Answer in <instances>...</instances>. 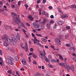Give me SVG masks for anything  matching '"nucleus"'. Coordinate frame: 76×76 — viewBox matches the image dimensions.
<instances>
[{
  "label": "nucleus",
  "mask_w": 76,
  "mask_h": 76,
  "mask_svg": "<svg viewBox=\"0 0 76 76\" xmlns=\"http://www.w3.org/2000/svg\"><path fill=\"white\" fill-rule=\"evenodd\" d=\"M34 76H41V75L39 73H37Z\"/></svg>",
  "instance_id": "30"
},
{
  "label": "nucleus",
  "mask_w": 76,
  "mask_h": 76,
  "mask_svg": "<svg viewBox=\"0 0 76 76\" xmlns=\"http://www.w3.org/2000/svg\"><path fill=\"white\" fill-rule=\"evenodd\" d=\"M0 54L1 56L3 55V53H2V51L1 50H0Z\"/></svg>",
  "instance_id": "36"
},
{
  "label": "nucleus",
  "mask_w": 76,
  "mask_h": 76,
  "mask_svg": "<svg viewBox=\"0 0 76 76\" xmlns=\"http://www.w3.org/2000/svg\"><path fill=\"white\" fill-rule=\"evenodd\" d=\"M16 19L15 20V22L16 23H18V20H17V19Z\"/></svg>",
  "instance_id": "41"
},
{
  "label": "nucleus",
  "mask_w": 76,
  "mask_h": 76,
  "mask_svg": "<svg viewBox=\"0 0 76 76\" xmlns=\"http://www.w3.org/2000/svg\"><path fill=\"white\" fill-rule=\"evenodd\" d=\"M67 17H68V14H64L61 15V18H62V19H64V18H66Z\"/></svg>",
  "instance_id": "6"
},
{
  "label": "nucleus",
  "mask_w": 76,
  "mask_h": 76,
  "mask_svg": "<svg viewBox=\"0 0 76 76\" xmlns=\"http://www.w3.org/2000/svg\"><path fill=\"white\" fill-rule=\"evenodd\" d=\"M45 60L46 62H48V61H49V59H48V58H45Z\"/></svg>",
  "instance_id": "31"
},
{
  "label": "nucleus",
  "mask_w": 76,
  "mask_h": 76,
  "mask_svg": "<svg viewBox=\"0 0 76 76\" xmlns=\"http://www.w3.org/2000/svg\"><path fill=\"white\" fill-rule=\"evenodd\" d=\"M16 74L17 75H18V76H20V75L19 74V73H18V72L17 71L16 72Z\"/></svg>",
  "instance_id": "48"
},
{
  "label": "nucleus",
  "mask_w": 76,
  "mask_h": 76,
  "mask_svg": "<svg viewBox=\"0 0 76 76\" xmlns=\"http://www.w3.org/2000/svg\"><path fill=\"white\" fill-rule=\"evenodd\" d=\"M21 26H22L23 27L24 26H24V24H23V23H21Z\"/></svg>",
  "instance_id": "58"
},
{
  "label": "nucleus",
  "mask_w": 76,
  "mask_h": 76,
  "mask_svg": "<svg viewBox=\"0 0 76 76\" xmlns=\"http://www.w3.org/2000/svg\"><path fill=\"white\" fill-rule=\"evenodd\" d=\"M20 70H23V71H24V69H23V68H21V69H20Z\"/></svg>",
  "instance_id": "62"
},
{
  "label": "nucleus",
  "mask_w": 76,
  "mask_h": 76,
  "mask_svg": "<svg viewBox=\"0 0 76 76\" xmlns=\"http://www.w3.org/2000/svg\"><path fill=\"white\" fill-rule=\"evenodd\" d=\"M11 13L12 15H13V16H14L16 17L17 16V15L14 12H12Z\"/></svg>",
  "instance_id": "18"
},
{
  "label": "nucleus",
  "mask_w": 76,
  "mask_h": 76,
  "mask_svg": "<svg viewBox=\"0 0 76 76\" xmlns=\"http://www.w3.org/2000/svg\"><path fill=\"white\" fill-rule=\"evenodd\" d=\"M33 25L35 28H39V26L38 25V23H33Z\"/></svg>",
  "instance_id": "4"
},
{
  "label": "nucleus",
  "mask_w": 76,
  "mask_h": 76,
  "mask_svg": "<svg viewBox=\"0 0 76 76\" xmlns=\"http://www.w3.org/2000/svg\"><path fill=\"white\" fill-rule=\"evenodd\" d=\"M42 69L43 70V69H44V66H42Z\"/></svg>",
  "instance_id": "64"
},
{
  "label": "nucleus",
  "mask_w": 76,
  "mask_h": 76,
  "mask_svg": "<svg viewBox=\"0 0 76 76\" xmlns=\"http://www.w3.org/2000/svg\"><path fill=\"white\" fill-rule=\"evenodd\" d=\"M4 37H2L1 38L4 40V39L5 41L6 42H9V39H8V38H7V35H4Z\"/></svg>",
  "instance_id": "2"
},
{
  "label": "nucleus",
  "mask_w": 76,
  "mask_h": 76,
  "mask_svg": "<svg viewBox=\"0 0 76 76\" xmlns=\"http://www.w3.org/2000/svg\"><path fill=\"white\" fill-rule=\"evenodd\" d=\"M51 61L53 63H54V62H55V63H57V61H56V60H55L54 59H52Z\"/></svg>",
  "instance_id": "22"
},
{
  "label": "nucleus",
  "mask_w": 76,
  "mask_h": 76,
  "mask_svg": "<svg viewBox=\"0 0 76 76\" xmlns=\"http://www.w3.org/2000/svg\"><path fill=\"white\" fill-rule=\"evenodd\" d=\"M7 72L8 73H10V74L11 73H12V70H10L9 71H7Z\"/></svg>",
  "instance_id": "37"
},
{
  "label": "nucleus",
  "mask_w": 76,
  "mask_h": 76,
  "mask_svg": "<svg viewBox=\"0 0 76 76\" xmlns=\"http://www.w3.org/2000/svg\"><path fill=\"white\" fill-rule=\"evenodd\" d=\"M49 9L51 10L53 9V7H51V6H49L48 7Z\"/></svg>",
  "instance_id": "38"
},
{
  "label": "nucleus",
  "mask_w": 76,
  "mask_h": 76,
  "mask_svg": "<svg viewBox=\"0 0 76 76\" xmlns=\"http://www.w3.org/2000/svg\"><path fill=\"white\" fill-rule=\"evenodd\" d=\"M14 60L15 61H18L19 60V58L18 57L16 56L15 57Z\"/></svg>",
  "instance_id": "21"
},
{
  "label": "nucleus",
  "mask_w": 76,
  "mask_h": 76,
  "mask_svg": "<svg viewBox=\"0 0 76 76\" xmlns=\"http://www.w3.org/2000/svg\"><path fill=\"white\" fill-rule=\"evenodd\" d=\"M65 45L67 47H71V46H70V45L69 44H65Z\"/></svg>",
  "instance_id": "26"
},
{
  "label": "nucleus",
  "mask_w": 76,
  "mask_h": 76,
  "mask_svg": "<svg viewBox=\"0 0 76 76\" xmlns=\"http://www.w3.org/2000/svg\"><path fill=\"white\" fill-rule=\"evenodd\" d=\"M42 41H44V42H46L47 40H46V39L44 38H42Z\"/></svg>",
  "instance_id": "27"
},
{
  "label": "nucleus",
  "mask_w": 76,
  "mask_h": 76,
  "mask_svg": "<svg viewBox=\"0 0 76 76\" xmlns=\"http://www.w3.org/2000/svg\"><path fill=\"white\" fill-rule=\"evenodd\" d=\"M9 41H10V44L12 45H13V46H14L15 45V44L14 42H13L12 41V40L11 39H9Z\"/></svg>",
  "instance_id": "9"
},
{
  "label": "nucleus",
  "mask_w": 76,
  "mask_h": 76,
  "mask_svg": "<svg viewBox=\"0 0 76 76\" xmlns=\"http://www.w3.org/2000/svg\"><path fill=\"white\" fill-rule=\"evenodd\" d=\"M71 8H72V9L74 10H76V6L75 5H72L71 6Z\"/></svg>",
  "instance_id": "16"
},
{
  "label": "nucleus",
  "mask_w": 76,
  "mask_h": 76,
  "mask_svg": "<svg viewBox=\"0 0 76 76\" xmlns=\"http://www.w3.org/2000/svg\"><path fill=\"white\" fill-rule=\"evenodd\" d=\"M13 59L11 56H9L7 57V61L8 64H10V65H13Z\"/></svg>",
  "instance_id": "1"
},
{
  "label": "nucleus",
  "mask_w": 76,
  "mask_h": 76,
  "mask_svg": "<svg viewBox=\"0 0 76 76\" xmlns=\"http://www.w3.org/2000/svg\"><path fill=\"white\" fill-rule=\"evenodd\" d=\"M41 2V0H38L37 1V3L38 4V3H39Z\"/></svg>",
  "instance_id": "44"
},
{
  "label": "nucleus",
  "mask_w": 76,
  "mask_h": 76,
  "mask_svg": "<svg viewBox=\"0 0 76 76\" xmlns=\"http://www.w3.org/2000/svg\"><path fill=\"white\" fill-rule=\"evenodd\" d=\"M70 51L72 53H74L75 51V49L74 48H71L69 49Z\"/></svg>",
  "instance_id": "11"
},
{
  "label": "nucleus",
  "mask_w": 76,
  "mask_h": 76,
  "mask_svg": "<svg viewBox=\"0 0 76 76\" xmlns=\"http://www.w3.org/2000/svg\"><path fill=\"white\" fill-rule=\"evenodd\" d=\"M31 58H32V56H30L28 57V60L29 62H31Z\"/></svg>",
  "instance_id": "35"
},
{
  "label": "nucleus",
  "mask_w": 76,
  "mask_h": 76,
  "mask_svg": "<svg viewBox=\"0 0 76 76\" xmlns=\"http://www.w3.org/2000/svg\"><path fill=\"white\" fill-rule=\"evenodd\" d=\"M11 7L12 8H15V6L14 5L12 4L11 5Z\"/></svg>",
  "instance_id": "42"
},
{
  "label": "nucleus",
  "mask_w": 76,
  "mask_h": 76,
  "mask_svg": "<svg viewBox=\"0 0 76 76\" xmlns=\"http://www.w3.org/2000/svg\"><path fill=\"white\" fill-rule=\"evenodd\" d=\"M4 28H5V29H7V28H9V27L6 26V25H4Z\"/></svg>",
  "instance_id": "28"
},
{
  "label": "nucleus",
  "mask_w": 76,
  "mask_h": 76,
  "mask_svg": "<svg viewBox=\"0 0 76 76\" xmlns=\"http://www.w3.org/2000/svg\"><path fill=\"white\" fill-rule=\"evenodd\" d=\"M66 28L67 29H68V30H69L70 29V27L69 26H66Z\"/></svg>",
  "instance_id": "34"
},
{
  "label": "nucleus",
  "mask_w": 76,
  "mask_h": 76,
  "mask_svg": "<svg viewBox=\"0 0 76 76\" xmlns=\"http://www.w3.org/2000/svg\"><path fill=\"white\" fill-rule=\"evenodd\" d=\"M31 35L33 37H35V35L33 33H32Z\"/></svg>",
  "instance_id": "63"
},
{
  "label": "nucleus",
  "mask_w": 76,
  "mask_h": 76,
  "mask_svg": "<svg viewBox=\"0 0 76 76\" xmlns=\"http://www.w3.org/2000/svg\"><path fill=\"white\" fill-rule=\"evenodd\" d=\"M30 51H31V52H33L34 51V49H33V48H30Z\"/></svg>",
  "instance_id": "43"
},
{
  "label": "nucleus",
  "mask_w": 76,
  "mask_h": 76,
  "mask_svg": "<svg viewBox=\"0 0 76 76\" xmlns=\"http://www.w3.org/2000/svg\"><path fill=\"white\" fill-rule=\"evenodd\" d=\"M55 42L56 43H57L58 44H60L59 43H61V41L57 38L55 39Z\"/></svg>",
  "instance_id": "5"
},
{
  "label": "nucleus",
  "mask_w": 76,
  "mask_h": 76,
  "mask_svg": "<svg viewBox=\"0 0 76 76\" xmlns=\"http://www.w3.org/2000/svg\"><path fill=\"white\" fill-rule=\"evenodd\" d=\"M20 37V35H19V34L18 33L17 34V37Z\"/></svg>",
  "instance_id": "52"
},
{
  "label": "nucleus",
  "mask_w": 76,
  "mask_h": 76,
  "mask_svg": "<svg viewBox=\"0 0 76 76\" xmlns=\"http://www.w3.org/2000/svg\"><path fill=\"white\" fill-rule=\"evenodd\" d=\"M16 19H17L18 22V23H17V25H18V26H21L22 22H21L20 20H19V18L17 17H16Z\"/></svg>",
  "instance_id": "3"
},
{
  "label": "nucleus",
  "mask_w": 76,
  "mask_h": 76,
  "mask_svg": "<svg viewBox=\"0 0 76 76\" xmlns=\"http://www.w3.org/2000/svg\"><path fill=\"white\" fill-rule=\"evenodd\" d=\"M57 23L59 25H63V22L61 21H59L58 20L57 21Z\"/></svg>",
  "instance_id": "13"
},
{
  "label": "nucleus",
  "mask_w": 76,
  "mask_h": 76,
  "mask_svg": "<svg viewBox=\"0 0 76 76\" xmlns=\"http://www.w3.org/2000/svg\"><path fill=\"white\" fill-rule=\"evenodd\" d=\"M54 23V20H50V23H51V24H53Z\"/></svg>",
  "instance_id": "25"
},
{
  "label": "nucleus",
  "mask_w": 76,
  "mask_h": 76,
  "mask_svg": "<svg viewBox=\"0 0 76 76\" xmlns=\"http://www.w3.org/2000/svg\"><path fill=\"white\" fill-rule=\"evenodd\" d=\"M17 38V39H18V40H19H19H20V36L19 37H18Z\"/></svg>",
  "instance_id": "61"
},
{
  "label": "nucleus",
  "mask_w": 76,
  "mask_h": 76,
  "mask_svg": "<svg viewBox=\"0 0 76 76\" xmlns=\"http://www.w3.org/2000/svg\"><path fill=\"white\" fill-rule=\"evenodd\" d=\"M46 75L47 76H51V75H50V74H48V73L46 74Z\"/></svg>",
  "instance_id": "53"
},
{
  "label": "nucleus",
  "mask_w": 76,
  "mask_h": 76,
  "mask_svg": "<svg viewBox=\"0 0 76 76\" xmlns=\"http://www.w3.org/2000/svg\"><path fill=\"white\" fill-rule=\"evenodd\" d=\"M40 58H41L42 60H44V57H43V56H41Z\"/></svg>",
  "instance_id": "57"
},
{
  "label": "nucleus",
  "mask_w": 76,
  "mask_h": 76,
  "mask_svg": "<svg viewBox=\"0 0 76 76\" xmlns=\"http://www.w3.org/2000/svg\"><path fill=\"white\" fill-rule=\"evenodd\" d=\"M25 6L26 8H27V7H28V5H27V4H25Z\"/></svg>",
  "instance_id": "59"
},
{
  "label": "nucleus",
  "mask_w": 76,
  "mask_h": 76,
  "mask_svg": "<svg viewBox=\"0 0 76 76\" xmlns=\"http://www.w3.org/2000/svg\"><path fill=\"white\" fill-rule=\"evenodd\" d=\"M48 66L50 67H53V66L52 65H50V64H48Z\"/></svg>",
  "instance_id": "55"
},
{
  "label": "nucleus",
  "mask_w": 76,
  "mask_h": 76,
  "mask_svg": "<svg viewBox=\"0 0 76 76\" xmlns=\"http://www.w3.org/2000/svg\"><path fill=\"white\" fill-rule=\"evenodd\" d=\"M47 26L48 29H50V23H48L47 24Z\"/></svg>",
  "instance_id": "19"
},
{
  "label": "nucleus",
  "mask_w": 76,
  "mask_h": 76,
  "mask_svg": "<svg viewBox=\"0 0 76 76\" xmlns=\"http://www.w3.org/2000/svg\"><path fill=\"white\" fill-rule=\"evenodd\" d=\"M9 41H10V44L12 45H13V46H14L15 45V44L14 42H13L12 41V40L11 39H9Z\"/></svg>",
  "instance_id": "10"
},
{
  "label": "nucleus",
  "mask_w": 76,
  "mask_h": 76,
  "mask_svg": "<svg viewBox=\"0 0 76 76\" xmlns=\"http://www.w3.org/2000/svg\"><path fill=\"white\" fill-rule=\"evenodd\" d=\"M70 68L72 72H74V71H75V68H74V67L72 66L71 68Z\"/></svg>",
  "instance_id": "23"
},
{
  "label": "nucleus",
  "mask_w": 76,
  "mask_h": 76,
  "mask_svg": "<svg viewBox=\"0 0 76 76\" xmlns=\"http://www.w3.org/2000/svg\"><path fill=\"white\" fill-rule=\"evenodd\" d=\"M58 56L59 57V58H60L61 60H64V59H63V56L60 55V54Z\"/></svg>",
  "instance_id": "20"
},
{
  "label": "nucleus",
  "mask_w": 76,
  "mask_h": 76,
  "mask_svg": "<svg viewBox=\"0 0 76 76\" xmlns=\"http://www.w3.org/2000/svg\"><path fill=\"white\" fill-rule=\"evenodd\" d=\"M4 10V9H0V13H1V12H3Z\"/></svg>",
  "instance_id": "33"
},
{
  "label": "nucleus",
  "mask_w": 76,
  "mask_h": 76,
  "mask_svg": "<svg viewBox=\"0 0 76 76\" xmlns=\"http://www.w3.org/2000/svg\"><path fill=\"white\" fill-rule=\"evenodd\" d=\"M26 25L27 26H31L30 24H29L28 23H26Z\"/></svg>",
  "instance_id": "49"
},
{
  "label": "nucleus",
  "mask_w": 76,
  "mask_h": 76,
  "mask_svg": "<svg viewBox=\"0 0 76 76\" xmlns=\"http://www.w3.org/2000/svg\"><path fill=\"white\" fill-rule=\"evenodd\" d=\"M28 18L31 21H32L34 20V18H33L32 16L31 15H29L28 16Z\"/></svg>",
  "instance_id": "8"
},
{
  "label": "nucleus",
  "mask_w": 76,
  "mask_h": 76,
  "mask_svg": "<svg viewBox=\"0 0 76 76\" xmlns=\"http://www.w3.org/2000/svg\"><path fill=\"white\" fill-rule=\"evenodd\" d=\"M42 14L43 15H45V11H43L42 12Z\"/></svg>",
  "instance_id": "45"
},
{
  "label": "nucleus",
  "mask_w": 76,
  "mask_h": 76,
  "mask_svg": "<svg viewBox=\"0 0 76 76\" xmlns=\"http://www.w3.org/2000/svg\"><path fill=\"white\" fill-rule=\"evenodd\" d=\"M46 2V0H43L42 1L43 3H45Z\"/></svg>",
  "instance_id": "51"
},
{
  "label": "nucleus",
  "mask_w": 76,
  "mask_h": 76,
  "mask_svg": "<svg viewBox=\"0 0 76 76\" xmlns=\"http://www.w3.org/2000/svg\"><path fill=\"white\" fill-rule=\"evenodd\" d=\"M25 48H26V51L27 52V51H28V43L27 42H26L25 43Z\"/></svg>",
  "instance_id": "12"
},
{
  "label": "nucleus",
  "mask_w": 76,
  "mask_h": 76,
  "mask_svg": "<svg viewBox=\"0 0 76 76\" xmlns=\"http://www.w3.org/2000/svg\"><path fill=\"white\" fill-rule=\"evenodd\" d=\"M12 40L13 41V42H15V43H16V42H17V40L16 39L15 37H12L11 38Z\"/></svg>",
  "instance_id": "14"
},
{
  "label": "nucleus",
  "mask_w": 76,
  "mask_h": 76,
  "mask_svg": "<svg viewBox=\"0 0 76 76\" xmlns=\"http://www.w3.org/2000/svg\"><path fill=\"white\" fill-rule=\"evenodd\" d=\"M33 63L34 64H37V62H36V61H33Z\"/></svg>",
  "instance_id": "60"
},
{
  "label": "nucleus",
  "mask_w": 76,
  "mask_h": 76,
  "mask_svg": "<svg viewBox=\"0 0 76 76\" xmlns=\"http://www.w3.org/2000/svg\"><path fill=\"white\" fill-rule=\"evenodd\" d=\"M65 68L66 69H67V71L69 72H70L69 70H71V68H70V66H69L68 65H67L66 66V67H65Z\"/></svg>",
  "instance_id": "17"
},
{
  "label": "nucleus",
  "mask_w": 76,
  "mask_h": 76,
  "mask_svg": "<svg viewBox=\"0 0 76 76\" xmlns=\"http://www.w3.org/2000/svg\"><path fill=\"white\" fill-rule=\"evenodd\" d=\"M41 28L42 29H44V28H45V26H42Z\"/></svg>",
  "instance_id": "54"
},
{
  "label": "nucleus",
  "mask_w": 76,
  "mask_h": 76,
  "mask_svg": "<svg viewBox=\"0 0 76 76\" xmlns=\"http://www.w3.org/2000/svg\"><path fill=\"white\" fill-rule=\"evenodd\" d=\"M50 18L51 19H53V18H54V16L53 15H51L50 16Z\"/></svg>",
  "instance_id": "46"
},
{
  "label": "nucleus",
  "mask_w": 76,
  "mask_h": 76,
  "mask_svg": "<svg viewBox=\"0 0 76 76\" xmlns=\"http://www.w3.org/2000/svg\"><path fill=\"white\" fill-rule=\"evenodd\" d=\"M59 65H60L61 66H62V67H65V68L66 67V66H67V65L65 64H64V63H59Z\"/></svg>",
  "instance_id": "7"
},
{
  "label": "nucleus",
  "mask_w": 76,
  "mask_h": 76,
  "mask_svg": "<svg viewBox=\"0 0 76 76\" xmlns=\"http://www.w3.org/2000/svg\"><path fill=\"white\" fill-rule=\"evenodd\" d=\"M72 56H74V57H76V54H75V53H73L72 54Z\"/></svg>",
  "instance_id": "56"
},
{
  "label": "nucleus",
  "mask_w": 76,
  "mask_h": 76,
  "mask_svg": "<svg viewBox=\"0 0 76 76\" xmlns=\"http://www.w3.org/2000/svg\"><path fill=\"white\" fill-rule=\"evenodd\" d=\"M4 45L5 47H8V46H9L7 43L6 42L4 43Z\"/></svg>",
  "instance_id": "24"
},
{
  "label": "nucleus",
  "mask_w": 76,
  "mask_h": 76,
  "mask_svg": "<svg viewBox=\"0 0 76 76\" xmlns=\"http://www.w3.org/2000/svg\"><path fill=\"white\" fill-rule=\"evenodd\" d=\"M68 38H69V35H68V34L65 35V38H66V39H68Z\"/></svg>",
  "instance_id": "32"
},
{
  "label": "nucleus",
  "mask_w": 76,
  "mask_h": 76,
  "mask_svg": "<svg viewBox=\"0 0 76 76\" xmlns=\"http://www.w3.org/2000/svg\"><path fill=\"white\" fill-rule=\"evenodd\" d=\"M33 57L34 58H35L37 57V55H36L35 54H33Z\"/></svg>",
  "instance_id": "29"
},
{
  "label": "nucleus",
  "mask_w": 76,
  "mask_h": 76,
  "mask_svg": "<svg viewBox=\"0 0 76 76\" xmlns=\"http://www.w3.org/2000/svg\"><path fill=\"white\" fill-rule=\"evenodd\" d=\"M35 30L36 31H41V29L39 28H38V29H35Z\"/></svg>",
  "instance_id": "50"
},
{
  "label": "nucleus",
  "mask_w": 76,
  "mask_h": 76,
  "mask_svg": "<svg viewBox=\"0 0 76 76\" xmlns=\"http://www.w3.org/2000/svg\"><path fill=\"white\" fill-rule=\"evenodd\" d=\"M22 62L23 65H26V61L25 59H23L22 60Z\"/></svg>",
  "instance_id": "15"
},
{
  "label": "nucleus",
  "mask_w": 76,
  "mask_h": 76,
  "mask_svg": "<svg viewBox=\"0 0 76 76\" xmlns=\"http://www.w3.org/2000/svg\"><path fill=\"white\" fill-rule=\"evenodd\" d=\"M36 35H37V36H38V37H41L42 36L40 34H36Z\"/></svg>",
  "instance_id": "47"
},
{
  "label": "nucleus",
  "mask_w": 76,
  "mask_h": 76,
  "mask_svg": "<svg viewBox=\"0 0 76 76\" xmlns=\"http://www.w3.org/2000/svg\"><path fill=\"white\" fill-rule=\"evenodd\" d=\"M6 6H7L8 7H10V4L8 3L6 4Z\"/></svg>",
  "instance_id": "39"
},
{
  "label": "nucleus",
  "mask_w": 76,
  "mask_h": 76,
  "mask_svg": "<svg viewBox=\"0 0 76 76\" xmlns=\"http://www.w3.org/2000/svg\"><path fill=\"white\" fill-rule=\"evenodd\" d=\"M20 4H21V3H20V1H19V2L18 3V6H20Z\"/></svg>",
  "instance_id": "40"
}]
</instances>
